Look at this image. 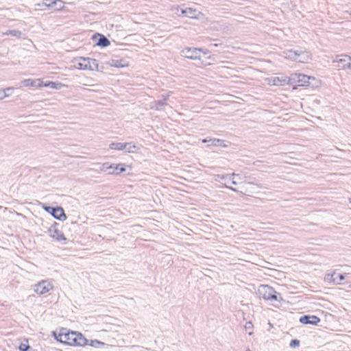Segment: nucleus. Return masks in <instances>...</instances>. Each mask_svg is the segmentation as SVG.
Instances as JSON below:
<instances>
[{
	"instance_id": "obj_1",
	"label": "nucleus",
	"mask_w": 351,
	"mask_h": 351,
	"mask_svg": "<svg viewBox=\"0 0 351 351\" xmlns=\"http://www.w3.org/2000/svg\"><path fill=\"white\" fill-rule=\"evenodd\" d=\"M52 335L59 342L69 346H84L88 345L86 339L80 332L69 331L62 328L60 331H53Z\"/></svg>"
},
{
	"instance_id": "obj_2",
	"label": "nucleus",
	"mask_w": 351,
	"mask_h": 351,
	"mask_svg": "<svg viewBox=\"0 0 351 351\" xmlns=\"http://www.w3.org/2000/svg\"><path fill=\"white\" fill-rule=\"evenodd\" d=\"M284 53L286 58L302 63L307 62L311 59V53L305 50H289L287 51H284Z\"/></svg>"
},
{
	"instance_id": "obj_3",
	"label": "nucleus",
	"mask_w": 351,
	"mask_h": 351,
	"mask_svg": "<svg viewBox=\"0 0 351 351\" xmlns=\"http://www.w3.org/2000/svg\"><path fill=\"white\" fill-rule=\"evenodd\" d=\"M258 294L263 299L270 301L278 300V296L280 294L277 293L269 285H261L258 288Z\"/></svg>"
},
{
	"instance_id": "obj_4",
	"label": "nucleus",
	"mask_w": 351,
	"mask_h": 351,
	"mask_svg": "<svg viewBox=\"0 0 351 351\" xmlns=\"http://www.w3.org/2000/svg\"><path fill=\"white\" fill-rule=\"evenodd\" d=\"M202 52L204 54L208 53V51H204L203 49L200 48L186 47L180 51V54L182 57L188 59L200 60L201 53Z\"/></svg>"
},
{
	"instance_id": "obj_5",
	"label": "nucleus",
	"mask_w": 351,
	"mask_h": 351,
	"mask_svg": "<svg viewBox=\"0 0 351 351\" xmlns=\"http://www.w3.org/2000/svg\"><path fill=\"white\" fill-rule=\"evenodd\" d=\"M53 286L50 280H43L36 284L34 287L35 293L39 295H44L53 289Z\"/></svg>"
},
{
	"instance_id": "obj_6",
	"label": "nucleus",
	"mask_w": 351,
	"mask_h": 351,
	"mask_svg": "<svg viewBox=\"0 0 351 351\" xmlns=\"http://www.w3.org/2000/svg\"><path fill=\"white\" fill-rule=\"evenodd\" d=\"M38 6H41V10L46 8L52 10H61L64 8V2L61 0H45L41 4L38 3Z\"/></svg>"
},
{
	"instance_id": "obj_7",
	"label": "nucleus",
	"mask_w": 351,
	"mask_h": 351,
	"mask_svg": "<svg viewBox=\"0 0 351 351\" xmlns=\"http://www.w3.org/2000/svg\"><path fill=\"white\" fill-rule=\"evenodd\" d=\"M58 225V223L53 222L49 228L50 237L57 241H59L62 244H65L66 242V238L64 237V234L57 228Z\"/></svg>"
},
{
	"instance_id": "obj_8",
	"label": "nucleus",
	"mask_w": 351,
	"mask_h": 351,
	"mask_svg": "<svg viewBox=\"0 0 351 351\" xmlns=\"http://www.w3.org/2000/svg\"><path fill=\"white\" fill-rule=\"evenodd\" d=\"M44 209L49 213L55 219L60 221H64L66 219V215L62 207L43 206Z\"/></svg>"
},
{
	"instance_id": "obj_9",
	"label": "nucleus",
	"mask_w": 351,
	"mask_h": 351,
	"mask_svg": "<svg viewBox=\"0 0 351 351\" xmlns=\"http://www.w3.org/2000/svg\"><path fill=\"white\" fill-rule=\"evenodd\" d=\"M310 80H315V77H311L301 73H295L291 75L289 81L296 82L298 86H308L310 84Z\"/></svg>"
},
{
	"instance_id": "obj_10",
	"label": "nucleus",
	"mask_w": 351,
	"mask_h": 351,
	"mask_svg": "<svg viewBox=\"0 0 351 351\" xmlns=\"http://www.w3.org/2000/svg\"><path fill=\"white\" fill-rule=\"evenodd\" d=\"M162 99L157 101H154L150 103V108L156 110H162L164 107L167 106V101L169 99V95H162Z\"/></svg>"
},
{
	"instance_id": "obj_11",
	"label": "nucleus",
	"mask_w": 351,
	"mask_h": 351,
	"mask_svg": "<svg viewBox=\"0 0 351 351\" xmlns=\"http://www.w3.org/2000/svg\"><path fill=\"white\" fill-rule=\"evenodd\" d=\"M300 322L303 324L317 325L320 322V319L315 315H306L300 318Z\"/></svg>"
},
{
	"instance_id": "obj_12",
	"label": "nucleus",
	"mask_w": 351,
	"mask_h": 351,
	"mask_svg": "<svg viewBox=\"0 0 351 351\" xmlns=\"http://www.w3.org/2000/svg\"><path fill=\"white\" fill-rule=\"evenodd\" d=\"M344 278L345 276L343 274H337L336 272H333L331 274H328L325 276V280L332 282L335 284H340Z\"/></svg>"
},
{
	"instance_id": "obj_13",
	"label": "nucleus",
	"mask_w": 351,
	"mask_h": 351,
	"mask_svg": "<svg viewBox=\"0 0 351 351\" xmlns=\"http://www.w3.org/2000/svg\"><path fill=\"white\" fill-rule=\"evenodd\" d=\"M182 14L185 16L196 19L199 14V12L195 9H193L191 8H186V9H182L181 11Z\"/></svg>"
},
{
	"instance_id": "obj_14",
	"label": "nucleus",
	"mask_w": 351,
	"mask_h": 351,
	"mask_svg": "<svg viewBox=\"0 0 351 351\" xmlns=\"http://www.w3.org/2000/svg\"><path fill=\"white\" fill-rule=\"evenodd\" d=\"M125 148L124 150L128 153H137L139 150V147L132 142L125 143Z\"/></svg>"
},
{
	"instance_id": "obj_15",
	"label": "nucleus",
	"mask_w": 351,
	"mask_h": 351,
	"mask_svg": "<svg viewBox=\"0 0 351 351\" xmlns=\"http://www.w3.org/2000/svg\"><path fill=\"white\" fill-rule=\"evenodd\" d=\"M111 170L109 171V174H119L125 171L123 164H112Z\"/></svg>"
},
{
	"instance_id": "obj_16",
	"label": "nucleus",
	"mask_w": 351,
	"mask_h": 351,
	"mask_svg": "<svg viewBox=\"0 0 351 351\" xmlns=\"http://www.w3.org/2000/svg\"><path fill=\"white\" fill-rule=\"evenodd\" d=\"M80 60L81 61L75 65L77 69L83 70H88V69H90L91 66L88 64V58H80Z\"/></svg>"
},
{
	"instance_id": "obj_17",
	"label": "nucleus",
	"mask_w": 351,
	"mask_h": 351,
	"mask_svg": "<svg viewBox=\"0 0 351 351\" xmlns=\"http://www.w3.org/2000/svg\"><path fill=\"white\" fill-rule=\"evenodd\" d=\"M99 36V39L97 42V45L101 47H106L110 45V40L104 35L97 34Z\"/></svg>"
},
{
	"instance_id": "obj_18",
	"label": "nucleus",
	"mask_w": 351,
	"mask_h": 351,
	"mask_svg": "<svg viewBox=\"0 0 351 351\" xmlns=\"http://www.w3.org/2000/svg\"><path fill=\"white\" fill-rule=\"evenodd\" d=\"M209 141H210V144L208 145V146L212 145V146H215V147H227V145L225 143V141L222 140V139L210 138Z\"/></svg>"
},
{
	"instance_id": "obj_19",
	"label": "nucleus",
	"mask_w": 351,
	"mask_h": 351,
	"mask_svg": "<svg viewBox=\"0 0 351 351\" xmlns=\"http://www.w3.org/2000/svg\"><path fill=\"white\" fill-rule=\"evenodd\" d=\"M232 176H239V175L236 174L234 173H233L232 174H226V175L217 174V175L215 176V180L219 181L220 180H224L226 181L227 180H230Z\"/></svg>"
},
{
	"instance_id": "obj_20",
	"label": "nucleus",
	"mask_w": 351,
	"mask_h": 351,
	"mask_svg": "<svg viewBox=\"0 0 351 351\" xmlns=\"http://www.w3.org/2000/svg\"><path fill=\"white\" fill-rule=\"evenodd\" d=\"M109 147L111 149H115V150H124V148H125V143H111L109 145Z\"/></svg>"
},
{
	"instance_id": "obj_21",
	"label": "nucleus",
	"mask_w": 351,
	"mask_h": 351,
	"mask_svg": "<svg viewBox=\"0 0 351 351\" xmlns=\"http://www.w3.org/2000/svg\"><path fill=\"white\" fill-rule=\"evenodd\" d=\"M88 65L91 66L90 69H88V70H98L99 64L97 60L88 58Z\"/></svg>"
},
{
	"instance_id": "obj_22",
	"label": "nucleus",
	"mask_w": 351,
	"mask_h": 351,
	"mask_svg": "<svg viewBox=\"0 0 351 351\" xmlns=\"http://www.w3.org/2000/svg\"><path fill=\"white\" fill-rule=\"evenodd\" d=\"M3 35H11V36H15L16 38H21L22 33L19 30L12 29V30H8L5 32H3Z\"/></svg>"
},
{
	"instance_id": "obj_23",
	"label": "nucleus",
	"mask_w": 351,
	"mask_h": 351,
	"mask_svg": "<svg viewBox=\"0 0 351 351\" xmlns=\"http://www.w3.org/2000/svg\"><path fill=\"white\" fill-rule=\"evenodd\" d=\"M44 86H49L53 89H60L62 88V84L61 83H56V82H49L48 83H45L43 84Z\"/></svg>"
},
{
	"instance_id": "obj_24",
	"label": "nucleus",
	"mask_w": 351,
	"mask_h": 351,
	"mask_svg": "<svg viewBox=\"0 0 351 351\" xmlns=\"http://www.w3.org/2000/svg\"><path fill=\"white\" fill-rule=\"evenodd\" d=\"M88 344H89L92 347L97 348L99 346H104L105 343L102 341H100L99 340L95 339V340H90V343L88 342Z\"/></svg>"
},
{
	"instance_id": "obj_25",
	"label": "nucleus",
	"mask_w": 351,
	"mask_h": 351,
	"mask_svg": "<svg viewBox=\"0 0 351 351\" xmlns=\"http://www.w3.org/2000/svg\"><path fill=\"white\" fill-rule=\"evenodd\" d=\"M125 61L123 60H112V65L116 66V67H124L125 66H126V64L125 63H123Z\"/></svg>"
},
{
	"instance_id": "obj_26",
	"label": "nucleus",
	"mask_w": 351,
	"mask_h": 351,
	"mask_svg": "<svg viewBox=\"0 0 351 351\" xmlns=\"http://www.w3.org/2000/svg\"><path fill=\"white\" fill-rule=\"evenodd\" d=\"M12 88H8L6 89L1 90H0V99H3L5 98L6 97L9 96V95L7 93L8 91L11 90Z\"/></svg>"
},
{
	"instance_id": "obj_27",
	"label": "nucleus",
	"mask_w": 351,
	"mask_h": 351,
	"mask_svg": "<svg viewBox=\"0 0 351 351\" xmlns=\"http://www.w3.org/2000/svg\"><path fill=\"white\" fill-rule=\"evenodd\" d=\"M111 168H112V164H109L108 162H105V163L102 164L101 170L103 171H106L109 173V171L111 170Z\"/></svg>"
},
{
	"instance_id": "obj_28",
	"label": "nucleus",
	"mask_w": 351,
	"mask_h": 351,
	"mask_svg": "<svg viewBox=\"0 0 351 351\" xmlns=\"http://www.w3.org/2000/svg\"><path fill=\"white\" fill-rule=\"evenodd\" d=\"M22 84L25 86H35V82L31 79L24 80L22 81Z\"/></svg>"
},
{
	"instance_id": "obj_29",
	"label": "nucleus",
	"mask_w": 351,
	"mask_h": 351,
	"mask_svg": "<svg viewBox=\"0 0 351 351\" xmlns=\"http://www.w3.org/2000/svg\"><path fill=\"white\" fill-rule=\"evenodd\" d=\"M286 79L280 80L279 77H276L274 80V82L275 85H282L284 83L286 82Z\"/></svg>"
},
{
	"instance_id": "obj_30",
	"label": "nucleus",
	"mask_w": 351,
	"mask_h": 351,
	"mask_svg": "<svg viewBox=\"0 0 351 351\" xmlns=\"http://www.w3.org/2000/svg\"><path fill=\"white\" fill-rule=\"evenodd\" d=\"M291 348H295L300 346V341L298 339H292L289 344Z\"/></svg>"
},
{
	"instance_id": "obj_31",
	"label": "nucleus",
	"mask_w": 351,
	"mask_h": 351,
	"mask_svg": "<svg viewBox=\"0 0 351 351\" xmlns=\"http://www.w3.org/2000/svg\"><path fill=\"white\" fill-rule=\"evenodd\" d=\"M29 348V346L25 343H21L19 346V350L21 351H27V350Z\"/></svg>"
},
{
	"instance_id": "obj_32",
	"label": "nucleus",
	"mask_w": 351,
	"mask_h": 351,
	"mask_svg": "<svg viewBox=\"0 0 351 351\" xmlns=\"http://www.w3.org/2000/svg\"><path fill=\"white\" fill-rule=\"evenodd\" d=\"M245 330H250L252 329L253 328V325L252 324L251 322H248L245 324Z\"/></svg>"
},
{
	"instance_id": "obj_33",
	"label": "nucleus",
	"mask_w": 351,
	"mask_h": 351,
	"mask_svg": "<svg viewBox=\"0 0 351 351\" xmlns=\"http://www.w3.org/2000/svg\"><path fill=\"white\" fill-rule=\"evenodd\" d=\"M348 58V56H345V58H339V60H337V62L338 63H344L345 62H346V58Z\"/></svg>"
},
{
	"instance_id": "obj_34",
	"label": "nucleus",
	"mask_w": 351,
	"mask_h": 351,
	"mask_svg": "<svg viewBox=\"0 0 351 351\" xmlns=\"http://www.w3.org/2000/svg\"><path fill=\"white\" fill-rule=\"evenodd\" d=\"M234 177L235 176H232V178L230 180H227L226 181L227 182H230L231 184H234V185H236L237 184V182L234 180Z\"/></svg>"
},
{
	"instance_id": "obj_35",
	"label": "nucleus",
	"mask_w": 351,
	"mask_h": 351,
	"mask_svg": "<svg viewBox=\"0 0 351 351\" xmlns=\"http://www.w3.org/2000/svg\"><path fill=\"white\" fill-rule=\"evenodd\" d=\"M342 66L351 69V62L349 61L346 64H343Z\"/></svg>"
},
{
	"instance_id": "obj_36",
	"label": "nucleus",
	"mask_w": 351,
	"mask_h": 351,
	"mask_svg": "<svg viewBox=\"0 0 351 351\" xmlns=\"http://www.w3.org/2000/svg\"><path fill=\"white\" fill-rule=\"evenodd\" d=\"M226 188H228V189H231V190H232V191H233L238 192V191H237L236 189L232 188V187H231V186H229L226 185Z\"/></svg>"
},
{
	"instance_id": "obj_37",
	"label": "nucleus",
	"mask_w": 351,
	"mask_h": 351,
	"mask_svg": "<svg viewBox=\"0 0 351 351\" xmlns=\"http://www.w3.org/2000/svg\"><path fill=\"white\" fill-rule=\"evenodd\" d=\"M203 143H210L209 139L205 138L202 141Z\"/></svg>"
},
{
	"instance_id": "obj_38",
	"label": "nucleus",
	"mask_w": 351,
	"mask_h": 351,
	"mask_svg": "<svg viewBox=\"0 0 351 351\" xmlns=\"http://www.w3.org/2000/svg\"><path fill=\"white\" fill-rule=\"evenodd\" d=\"M221 45V44H217V43H215V44H211L210 46H214V47H218Z\"/></svg>"
},
{
	"instance_id": "obj_39",
	"label": "nucleus",
	"mask_w": 351,
	"mask_h": 351,
	"mask_svg": "<svg viewBox=\"0 0 351 351\" xmlns=\"http://www.w3.org/2000/svg\"><path fill=\"white\" fill-rule=\"evenodd\" d=\"M43 83V82H40V83L39 84V86H41Z\"/></svg>"
},
{
	"instance_id": "obj_40",
	"label": "nucleus",
	"mask_w": 351,
	"mask_h": 351,
	"mask_svg": "<svg viewBox=\"0 0 351 351\" xmlns=\"http://www.w3.org/2000/svg\"><path fill=\"white\" fill-rule=\"evenodd\" d=\"M248 333H249L250 335H251L252 334V332L250 331Z\"/></svg>"
},
{
	"instance_id": "obj_41",
	"label": "nucleus",
	"mask_w": 351,
	"mask_h": 351,
	"mask_svg": "<svg viewBox=\"0 0 351 351\" xmlns=\"http://www.w3.org/2000/svg\"><path fill=\"white\" fill-rule=\"evenodd\" d=\"M245 351H251L250 349L246 350Z\"/></svg>"
},
{
	"instance_id": "obj_42",
	"label": "nucleus",
	"mask_w": 351,
	"mask_h": 351,
	"mask_svg": "<svg viewBox=\"0 0 351 351\" xmlns=\"http://www.w3.org/2000/svg\"><path fill=\"white\" fill-rule=\"evenodd\" d=\"M350 202L351 203V197H350Z\"/></svg>"
},
{
	"instance_id": "obj_43",
	"label": "nucleus",
	"mask_w": 351,
	"mask_h": 351,
	"mask_svg": "<svg viewBox=\"0 0 351 351\" xmlns=\"http://www.w3.org/2000/svg\"><path fill=\"white\" fill-rule=\"evenodd\" d=\"M350 287L351 288V284H350Z\"/></svg>"
}]
</instances>
